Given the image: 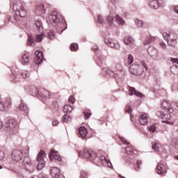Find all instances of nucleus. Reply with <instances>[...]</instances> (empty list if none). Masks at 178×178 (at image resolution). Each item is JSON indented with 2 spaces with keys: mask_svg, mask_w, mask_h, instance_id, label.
I'll list each match as a JSON object with an SVG mask.
<instances>
[{
  "mask_svg": "<svg viewBox=\"0 0 178 178\" xmlns=\"http://www.w3.org/2000/svg\"><path fill=\"white\" fill-rule=\"evenodd\" d=\"M78 154L81 158L88 159L90 162L95 161H94V163H97V166H106L107 168H112V163L106 159L105 156L97 157V153L92 150L83 149V151L78 152Z\"/></svg>",
  "mask_w": 178,
  "mask_h": 178,
  "instance_id": "obj_1",
  "label": "nucleus"
},
{
  "mask_svg": "<svg viewBox=\"0 0 178 178\" xmlns=\"http://www.w3.org/2000/svg\"><path fill=\"white\" fill-rule=\"evenodd\" d=\"M24 154H23V152L19 149L13 150L11 154V158L13 161L16 162H19L23 159L24 156V159L23 161L24 166H26V170L27 172H34V165L31 163V159L29 157V149H26L24 152Z\"/></svg>",
  "mask_w": 178,
  "mask_h": 178,
  "instance_id": "obj_2",
  "label": "nucleus"
},
{
  "mask_svg": "<svg viewBox=\"0 0 178 178\" xmlns=\"http://www.w3.org/2000/svg\"><path fill=\"white\" fill-rule=\"evenodd\" d=\"M13 9L15 12L13 19L15 22L19 21V17H26L27 16V11L24 9L23 2L20 0H17L13 3Z\"/></svg>",
  "mask_w": 178,
  "mask_h": 178,
  "instance_id": "obj_3",
  "label": "nucleus"
},
{
  "mask_svg": "<svg viewBox=\"0 0 178 178\" xmlns=\"http://www.w3.org/2000/svg\"><path fill=\"white\" fill-rule=\"evenodd\" d=\"M31 92L32 95L33 97H37V98H50L51 95L49 94V92L48 90L41 88H37L35 87H33L31 88Z\"/></svg>",
  "mask_w": 178,
  "mask_h": 178,
  "instance_id": "obj_4",
  "label": "nucleus"
},
{
  "mask_svg": "<svg viewBox=\"0 0 178 178\" xmlns=\"http://www.w3.org/2000/svg\"><path fill=\"white\" fill-rule=\"evenodd\" d=\"M129 72L131 74H134L135 76H141V74L144 73V68H143V65L135 63L129 67Z\"/></svg>",
  "mask_w": 178,
  "mask_h": 178,
  "instance_id": "obj_5",
  "label": "nucleus"
},
{
  "mask_svg": "<svg viewBox=\"0 0 178 178\" xmlns=\"http://www.w3.org/2000/svg\"><path fill=\"white\" fill-rule=\"evenodd\" d=\"M45 156V152L44 150H40L37 156L38 163V170H42L45 168V160L44 158Z\"/></svg>",
  "mask_w": 178,
  "mask_h": 178,
  "instance_id": "obj_6",
  "label": "nucleus"
},
{
  "mask_svg": "<svg viewBox=\"0 0 178 178\" xmlns=\"http://www.w3.org/2000/svg\"><path fill=\"white\" fill-rule=\"evenodd\" d=\"M17 126V122L15 119L8 120L4 124L6 131H13Z\"/></svg>",
  "mask_w": 178,
  "mask_h": 178,
  "instance_id": "obj_7",
  "label": "nucleus"
},
{
  "mask_svg": "<svg viewBox=\"0 0 178 178\" xmlns=\"http://www.w3.org/2000/svg\"><path fill=\"white\" fill-rule=\"evenodd\" d=\"M49 22L51 24H58L59 23V19L58 18V13L56 11H53L49 15Z\"/></svg>",
  "mask_w": 178,
  "mask_h": 178,
  "instance_id": "obj_8",
  "label": "nucleus"
},
{
  "mask_svg": "<svg viewBox=\"0 0 178 178\" xmlns=\"http://www.w3.org/2000/svg\"><path fill=\"white\" fill-rule=\"evenodd\" d=\"M35 54L36 56L34 58V63H35V65H41L44 59V55L42 54V51H36Z\"/></svg>",
  "mask_w": 178,
  "mask_h": 178,
  "instance_id": "obj_9",
  "label": "nucleus"
},
{
  "mask_svg": "<svg viewBox=\"0 0 178 178\" xmlns=\"http://www.w3.org/2000/svg\"><path fill=\"white\" fill-rule=\"evenodd\" d=\"M165 1L163 0H153L150 2V8L152 9H159V6H163Z\"/></svg>",
  "mask_w": 178,
  "mask_h": 178,
  "instance_id": "obj_10",
  "label": "nucleus"
},
{
  "mask_svg": "<svg viewBox=\"0 0 178 178\" xmlns=\"http://www.w3.org/2000/svg\"><path fill=\"white\" fill-rule=\"evenodd\" d=\"M87 134H88V131L84 127H81L79 129L78 136L79 138H82V140H86L87 138Z\"/></svg>",
  "mask_w": 178,
  "mask_h": 178,
  "instance_id": "obj_11",
  "label": "nucleus"
},
{
  "mask_svg": "<svg viewBox=\"0 0 178 178\" xmlns=\"http://www.w3.org/2000/svg\"><path fill=\"white\" fill-rule=\"evenodd\" d=\"M163 37L164 40H166V41H170V40L177 38V35L175 32L164 33L163 34Z\"/></svg>",
  "mask_w": 178,
  "mask_h": 178,
  "instance_id": "obj_12",
  "label": "nucleus"
},
{
  "mask_svg": "<svg viewBox=\"0 0 178 178\" xmlns=\"http://www.w3.org/2000/svg\"><path fill=\"white\" fill-rule=\"evenodd\" d=\"M50 175L53 178H59L60 170L56 167H51L50 169Z\"/></svg>",
  "mask_w": 178,
  "mask_h": 178,
  "instance_id": "obj_13",
  "label": "nucleus"
},
{
  "mask_svg": "<svg viewBox=\"0 0 178 178\" xmlns=\"http://www.w3.org/2000/svg\"><path fill=\"white\" fill-rule=\"evenodd\" d=\"M128 90L129 91V95H136V97H140V98H143V97H145L143 93L136 90V89L133 87L129 86Z\"/></svg>",
  "mask_w": 178,
  "mask_h": 178,
  "instance_id": "obj_14",
  "label": "nucleus"
},
{
  "mask_svg": "<svg viewBox=\"0 0 178 178\" xmlns=\"http://www.w3.org/2000/svg\"><path fill=\"white\" fill-rule=\"evenodd\" d=\"M104 42L108 47H111V48H114L115 49H120V44H119V43L112 42V40L109 39H104Z\"/></svg>",
  "mask_w": 178,
  "mask_h": 178,
  "instance_id": "obj_15",
  "label": "nucleus"
},
{
  "mask_svg": "<svg viewBox=\"0 0 178 178\" xmlns=\"http://www.w3.org/2000/svg\"><path fill=\"white\" fill-rule=\"evenodd\" d=\"M49 156L50 161H54V159H55L56 161H58V162H60V161H62V157L56 154V152L54 149L51 150V152L49 154Z\"/></svg>",
  "mask_w": 178,
  "mask_h": 178,
  "instance_id": "obj_16",
  "label": "nucleus"
},
{
  "mask_svg": "<svg viewBox=\"0 0 178 178\" xmlns=\"http://www.w3.org/2000/svg\"><path fill=\"white\" fill-rule=\"evenodd\" d=\"M115 67L117 71L116 73H118L120 76H118V79H122L123 77V75L124 74V72L123 71V66H122L120 63H117L115 65Z\"/></svg>",
  "mask_w": 178,
  "mask_h": 178,
  "instance_id": "obj_17",
  "label": "nucleus"
},
{
  "mask_svg": "<svg viewBox=\"0 0 178 178\" xmlns=\"http://www.w3.org/2000/svg\"><path fill=\"white\" fill-rule=\"evenodd\" d=\"M166 165L162 163H158L157 165V173L158 175H165L166 173Z\"/></svg>",
  "mask_w": 178,
  "mask_h": 178,
  "instance_id": "obj_18",
  "label": "nucleus"
},
{
  "mask_svg": "<svg viewBox=\"0 0 178 178\" xmlns=\"http://www.w3.org/2000/svg\"><path fill=\"white\" fill-rule=\"evenodd\" d=\"M147 52L149 55L152 57L154 58V59L158 57V50L154 47H149L147 49Z\"/></svg>",
  "mask_w": 178,
  "mask_h": 178,
  "instance_id": "obj_19",
  "label": "nucleus"
},
{
  "mask_svg": "<svg viewBox=\"0 0 178 178\" xmlns=\"http://www.w3.org/2000/svg\"><path fill=\"white\" fill-rule=\"evenodd\" d=\"M105 72L110 77H114V79H119L118 76H120V74H119V73L116 72V71H113L109 69L106 70Z\"/></svg>",
  "mask_w": 178,
  "mask_h": 178,
  "instance_id": "obj_20",
  "label": "nucleus"
},
{
  "mask_svg": "<svg viewBox=\"0 0 178 178\" xmlns=\"http://www.w3.org/2000/svg\"><path fill=\"white\" fill-rule=\"evenodd\" d=\"M161 106L165 111H168L169 113H172L173 112V108H170V103H169L168 101H164L162 104Z\"/></svg>",
  "mask_w": 178,
  "mask_h": 178,
  "instance_id": "obj_21",
  "label": "nucleus"
},
{
  "mask_svg": "<svg viewBox=\"0 0 178 178\" xmlns=\"http://www.w3.org/2000/svg\"><path fill=\"white\" fill-rule=\"evenodd\" d=\"M148 118H147V114H143L140 116L139 118V123L142 125V126H145V124H147V123H148Z\"/></svg>",
  "mask_w": 178,
  "mask_h": 178,
  "instance_id": "obj_22",
  "label": "nucleus"
},
{
  "mask_svg": "<svg viewBox=\"0 0 178 178\" xmlns=\"http://www.w3.org/2000/svg\"><path fill=\"white\" fill-rule=\"evenodd\" d=\"M46 10H45V7L44 6V5L40 4L37 6L35 9V13H37L38 15H41L42 13H45Z\"/></svg>",
  "mask_w": 178,
  "mask_h": 178,
  "instance_id": "obj_23",
  "label": "nucleus"
},
{
  "mask_svg": "<svg viewBox=\"0 0 178 178\" xmlns=\"http://www.w3.org/2000/svg\"><path fill=\"white\" fill-rule=\"evenodd\" d=\"M19 110L21 112H25V113H29V107L27 104H26L23 101H21V104L19 105Z\"/></svg>",
  "mask_w": 178,
  "mask_h": 178,
  "instance_id": "obj_24",
  "label": "nucleus"
},
{
  "mask_svg": "<svg viewBox=\"0 0 178 178\" xmlns=\"http://www.w3.org/2000/svg\"><path fill=\"white\" fill-rule=\"evenodd\" d=\"M30 63V58H29V55L27 54H24L22 56V64L24 65H27Z\"/></svg>",
  "mask_w": 178,
  "mask_h": 178,
  "instance_id": "obj_25",
  "label": "nucleus"
},
{
  "mask_svg": "<svg viewBox=\"0 0 178 178\" xmlns=\"http://www.w3.org/2000/svg\"><path fill=\"white\" fill-rule=\"evenodd\" d=\"M74 109L73 106H70L69 104H66L64 106L63 112L65 113H72V111Z\"/></svg>",
  "mask_w": 178,
  "mask_h": 178,
  "instance_id": "obj_26",
  "label": "nucleus"
},
{
  "mask_svg": "<svg viewBox=\"0 0 178 178\" xmlns=\"http://www.w3.org/2000/svg\"><path fill=\"white\" fill-rule=\"evenodd\" d=\"M47 37V35H45L44 33H42L40 34L36 35L35 41L36 42H41Z\"/></svg>",
  "mask_w": 178,
  "mask_h": 178,
  "instance_id": "obj_27",
  "label": "nucleus"
},
{
  "mask_svg": "<svg viewBox=\"0 0 178 178\" xmlns=\"http://www.w3.org/2000/svg\"><path fill=\"white\" fill-rule=\"evenodd\" d=\"M134 62V57H133V55L128 54L127 58L125 61V65L127 66L128 65H131Z\"/></svg>",
  "mask_w": 178,
  "mask_h": 178,
  "instance_id": "obj_28",
  "label": "nucleus"
},
{
  "mask_svg": "<svg viewBox=\"0 0 178 178\" xmlns=\"http://www.w3.org/2000/svg\"><path fill=\"white\" fill-rule=\"evenodd\" d=\"M124 42L126 45H130V44H133V42H134V39L130 36H126L124 38Z\"/></svg>",
  "mask_w": 178,
  "mask_h": 178,
  "instance_id": "obj_29",
  "label": "nucleus"
},
{
  "mask_svg": "<svg viewBox=\"0 0 178 178\" xmlns=\"http://www.w3.org/2000/svg\"><path fill=\"white\" fill-rule=\"evenodd\" d=\"M35 41V38L32 35H29L27 45H29V47H31L33 44H34Z\"/></svg>",
  "mask_w": 178,
  "mask_h": 178,
  "instance_id": "obj_30",
  "label": "nucleus"
},
{
  "mask_svg": "<svg viewBox=\"0 0 178 178\" xmlns=\"http://www.w3.org/2000/svg\"><path fill=\"white\" fill-rule=\"evenodd\" d=\"M152 41H155V37L151 35L147 36L144 45H148V44H150V42H152Z\"/></svg>",
  "mask_w": 178,
  "mask_h": 178,
  "instance_id": "obj_31",
  "label": "nucleus"
},
{
  "mask_svg": "<svg viewBox=\"0 0 178 178\" xmlns=\"http://www.w3.org/2000/svg\"><path fill=\"white\" fill-rule=\"evenodd\" d=\"M115 22L118 23V24H121V26H123L124 24V19H123L119 15H116L115 17Z\"/></svg>",
  "mask_w": 178,
  "mask_h": 178,
  "instance_id": "obj_32",
  "label": "nucleus"
},
{
  "mask_svg": "<svg viewBox=\"0 0 178 178\" xmlns=\"http://www.w3.org/2000/svg\"><path fill=\"white\" fill-rule=\"evenodd\" d=\"M35 25L36 26L38 31H42L44 28L42 27V23H41V21L36 20L35 22Z\"/></svg>",
  "mask_w": 178,
  "mask_h": 178,
  "instance_id": "obj_33",
  "label": "nucleus"
},
{
  "mask_svg": "<svg viewBox=\"0 0 178 178\" xmlns=\"http://www.w3.org/2000/svg\"><path fill=\"white\" fill-rule=\"evenodd\" d=\"M160 147H161V143H156V142L152 143V148L154 151H159Z\"/></svg>",
  "mask_w": 178,
  "mask_h": 178,
  "instance_id": "obj_34",
  "label": "nucleus"
},
{
  "mask_svg": "<svg viewBox=\"0 0 178 178\" xmlns=\"http://www.w3.org/2000/svg\"><path fill=\"white\" fill-rule=\"evenodd\" d=\"M167 42L170 47H176V45H177V38L168 40Z\"/></svg>",
  "mask_w": 178,
  "mask_h": 178,
  "instance_id": "obj_35",
  "label": "nucleus"
},
{
  "mask_svg": "<svg viewBox=\"0 0 178 178\" xmlns=\"http://www.w3.org/2000/svg\"><path fill=\"white\" fill-rule=\"evenodd\" d=\"M72 121V118L68 114H65L63 116V123H69V122Z\"/></svg>",
  "mask_w": 178,
  "mask_h": 178,
  "instance_id": "obj_36",
  "label": "nucleus"
},
{
  "mask_svg": "<svg viewBox=\"0 0 178 178\" xmlns=\"http://www.w3.org/2000/svg\"><path fill=\"white\" fill-rule=\"evenodd\" d=\"M47 38H49V40H54V38H55V31H54V30H50L48 32Z\"/></svg>",
  "mask_w": 178,
  "mask_h": 178,
  "instance_id": "obj_37",
  "label": "nucleus"
},
{
  "mask_svg": "<svg viewBox=\"0 0 178 178\" xmlns=\"http://www.w3.org/2000/svg\"><path fill=\"white\" fill-rule=\"evenodd\" d=\"M142 161L140 160H138L136 162V165H134V170L136 172H138L140 170V166H141Z\"/></svg>",
  "mask_w": 178,
  "mask_h": 178,
  "instance_id": "obj_38",
  "label": "nucleus"
},
{
  "mask_svg": "<svg viewBox=\"0 0 178 178\" xmlns=\"http://www.w3.org/2000/svg\"><path fill=\"white\" fill-rule=\"evenodd\" d=\"M135 23L138 27H144V22L137 19L135 20Z\"/></svg>",
  "mask_w": 178,
  "mask_h": 178,
  "instance_id": "obj_39",
  "label": "nucleus"
},
{
  "mask_svg": "<svg viewBox=\"0 0 178 178\" xmlns=\"http://www.w3.org/2000/svg\"><path fill=\"white\" fill-rule=\"evenodd\" d=\"M22 76L24 79H29V77H30V72L29 71H23Z\"/></svg>",
  "mask_w": 178,
  "mask_h": 178,
  "instance_id": "obj_40",
  "label": "nucleus"
},
{
  "mask_svg": "<svg viewBox=\"0 0 178 178\" xmlns=\"http://www.w3.org/2000/svg\"><path fill=\"white\" fill-rule=\"evenodd\" d=\"M125 112L129 113V115H131V112H133V108H131V106L127 105L125 108Z\"/></svg>",
  "mask_w": 178,
  "mask_h": 178,
  "instance_id": "obj_41",
  "label": "nucleus"
},
{
  "mask_svg": "<svg viewBox=\"0 0 178 178\" xmlns=\"http://www.w3.org/2000/svg\"><path fill=\"white\" fill-rule=\"evenodd\" d=\"M1 105L3 106V109H6V108L9 107V105H12V103L10 102H8V103H3V102L0 101V106Z\"/></svg>",
  "mask_w": 178,
  "mask_h": 178,
  "instance_id": "obj_42",
  "label": "nucleus"
},
{
  "mask_svg": "<svg viewBox=\"0 0 178 178\" xmlns=\"http://www.w3.org/2000/svg\"><path fill=\"white\" fill-rule=\"evenodd\" d=\"M106 20H107V22H108L109 26H112V24H113V17L109 15V16H108V17H106Z\"/></svg>",
  "mask_w": 178,
  "mask_h": 178,
  "instance_id": "obj_43",
  "label": "nucleus"
},
{
  "mask_svg": "<svg viewBox=\"0 0 178 178\" xmlns=\"http://www.w3.org/2000/svg\"><path fill=\"white\" fill-rule=\"evenodd\" d=\"M125 150L128 155H131V154L134 153V150L130 147H127Z\"/></svg>",
  "mask_w": 178,
  "mask_h": 178,
  "instance_id": "obj_44",
  "label": "nucleus"
},
{
  "mask_svg": "<svg viewBox=\"0 0 178 178\" xmlns=\"http://www.w3.org/2000/svg\"><path fill=\"white\" fill-rule=\"evenodd\" d=\"M78 48H79V46L77 45V44L74 43L71 44V47H70L71 51H77Z\"/></svg>",
  "mask_w": 178,
  "mask_h": 178,
  "instance_id": "obj_45",
  "label": "nucleus"
},
{
  "mask_svg": "<svg viewBox=\"0 0 178 178\" xmlns=\"http://www.w3.org/2000/svg\"><path fill=\"white\" fill-rule=\"evenodd\" d=\"M97 22L100 23L101 24H104V18H102L101 15H97Z\"/></svg>",
  "mask_w": 178,
  "mask_h": 178,
  "instance_id": "obj_46",
  "label": "nucleus"
},
{
  "mask_svg": "<svg viewBox=\"0 0 178 178\" xmlns=\"http://www.w3.org/2000/svg\"><path fill=\"white\" fill-rule=\"evenodd\" d=\"M120 141H122V143L124 144V145H129V143L127 140H126V139H124V138H123V136H120Z\"/></svg>",
  "mask_w": 178,
  "mask_h": 178,
  "instance_id": "obj_47",
  "label": "nucleus"
},
{
  "mask_svg": "<svg viewBox=\"0 0 178 178\" xmlns=\"http://www.w3.org/2000/svg\"><path fill=\"white\" fill-rule=\"evenodd\" d=\"M81 177L82 178L88 177V173L86 172L85 171H81Z\"/></svg>",
  "mask_w": 178,
  "mask_h": 178,
  "instance_id": "obj_48",
  "label": "nucleus"
},
{
  "mask_svg": "<svg viewBox=\"0 0 178 178\" xmlns=\"http://www.w3.org/2000/svg\"><path fill=\"white\" fill-rule=\"evenodd\" d=\"M172 115L170 114H164L163 116V119H165V120H170Z\"/></svg>",
  "mask_w": 178,
  "mask_h": 178,
  "instance_id": "obj_49",
  "label": "nucleus"
},
{
  "mask_svg": "<svg viewBox=\"0 0 178 178\" xmlns=\"http://www.w3.org/2000/svg\"><path fill=\"white\" fill-rule=\"evenodd\" d=\"M163 113H162L161 111H158L157 113H156V116H157V118H159V119H163Z\"/></svg>",
  "mask_w": 178,
  "mask_h": 178,
  "instance_id": "obj_50",
  "label": "nucleus"
},
{
  "mask_svg": "<svg viewBox=\"0 0 178 178\" xmlns=\"http://www.w3.org/2000/svg\"><path fill=\"white\" fill-rule=\"evenodd\" d=\"M149 131H152V133H155V131L156 130V127H155L154 125L150 126L149 127Z\"/></svg>",
  "mask_w": 178,
  "mask_h": 178,
  "instance_id": "obj_51",
  "label": "nucleus"
},
{
  "mask_svg": "<svg viewBox=\"0 0 178 178\" xmlns=\"http://www.w3.org/2000/svg\"><path fill=\"white\" fill-rule=\"evenodd\" d=\"M83 115L85 116V119H86V120L90 119V117L91 116L90 113H87L86 111L83 112Z\"/></svg>",
  "mask_w": 178,
  "mask_h": 178,
  "instance_id": "obj_52",
  "label": "nucleus"
},
{
  "mask_svg": "<svg viewBox=\"0 0 178 178\" xmlns=\"http://www.w3.org/2000/svg\"><path fill=\"white\" fill-rule=\"evenodd\" d=\"M5 158V152L3 151L0 150V161H3V159Z\"/></svg>",
  "mask_w": 178,
  "mask_h": 178,
  "instance_id": "obj_53",
  "label": "nucleus"
},
{
  "mask_svg": "<svg viewBox=\"0 0 178 178\" xmlns=\"http://www.w3.org/2000/svg\"><path fill=\"white\" fill-rule=\"evenodd\" d=\"M97 58L101 63H103V62L105 60V57L104 56H97Z\"/></svg>",
  "mask_w": 178,
  "mask_h": 178,
  "instance_id": "obj_54",
  "label": "nucleus"
},
{
  "mask_svg": "<svg viewBox=\"0 0 178 178\" xmlns=\"http://www.w3.org/2000/svg\"><path fill=\"white\" fill-rule=\"evenodd\" d=\"M68 101L72 104H74V102H76V99H74V97H73V96H70Z\"/></svg>",
  "mask_w": 178,
  "mask_h": 178,
  "instance_id": "obj_55",
  "label": "nucleus"
},
{
  "mask_svg": "<svg viewBox=\"0 0 178 178\" xmlns=\"http://www.w3.org/2000/svg\"><path fill=\"white\" fill-rule=\"evenodd\" d=\"M59 124V122L56 120H53L52 122V126H58Z\"/></svg>",
  "mask_w": 178,
  "mask_h": 178,
  "instance_id": "obj_56",
  "label": "nucleus"
},
{
  "mask_svg": "<svg viewBox=\"0 0 178 178\" xmlns=\"http://www.w3.org/2000/svg\"><path fill=\"white\" fill-rule=\"evenodd\" d=\"M175 69H177V65H173L172 67H171V72L172 73H173V74H176V73L173 72V70H175Z\"/></svg>",
  "mask_w": 178,
  "mask_h": 178,
  "instance_id": "obj_57",
  "label": "nucleus"
},
{
  "mask_svg": "<svg viewBox=\"0 0 178 178\" xmlns=\"http://www.w3.org/2000/svg\"><path fill=\"white\" fill-rule=\"evenodd\" d=\"M160 45L163 48V49H166V44H165V42H161Z\"/></svg>",
  "mask_w": 178,
  "mask_h": 178,
  "instance_id": "obj_58",
  "label": "nucleus"
},
{
  "mask_svg": "<svg viewBox=\"0 0 178 178\" xmlns=\"http://www.w3.org/2000/svg\"><path fill=\"white\" fill-rule=\"evenodd\" d=\"M172 63H177L178 65V58H172Z\"/></svg>",
  "mask_w": 178,
  "mask_h": 178,
  "instance_id": "obj_59",
  "label": "nucleus"
},
{
  "mask_svg": "<svg viewBox=\"0 0 178 178\" xmlns=\"http://www.w3.org/2000/svg\"><path fill=\"white\" fill-rule=\"evenodd\" d=\"M140 66H142V68H143V67H145V69H147V65L145 64V62H144V61H143V62L141 63Z\"/></svg>",
  "mask_w": 178,
  "mask_h": 178,
  "instance_id": "obj_60",
  "label": "nucleus"
},
{
  "mask_svg": "<svg viewBox=\"0 0 178 178\" xmlns=\"http://www.w3.org/2000/svg\"><path fill=\"white\" fill-rule=\"evenodd\" d=\"M174 10H175V13H178V6H175L174 7Z\"/></svg>",
  "mask_w": 178,
  "mask_h": 178,
  "instance_id": "obj_61",
  "label": "nucleus"
},
{
  "mask_svg": "<svg viewBox=\"0 0 178 178\" xmlns=\"http://www.w3.org/2000/svg\"><path fill=\"white\" fill-rule=\"evenodd\" d=\"M98 50V46H95V47H93V51H97Z\"/></svg>",
  "mask_w": 178,
  "mask_h": 178,
  "instance_id": "obj_62",
  "label": "nucleus"
},
{
  "mask_svg": "<svg viewBox=\"0 0 178 178\" xmlns=\"http://www.w3.org/2000/svg\"><path fill=\"white\" fill-rule=\"evenodd\" d=\"M2 126H3L2 122L0 121V129H2Z\"/></svg>",
  "mask_w": 178,
  "mask_h": 178,
  "instance_id": "obj_63",
  "label": "nucleus"
},
{
  "mask_svg": "<svg viewBox=\"0 0 178 178\" xmlns=\"http://www.w3.org/2000/svg\"><path fill=\"white\" fill-rule=\"evenodd\" d=\"M59 177H60V178H65V176L60 175H59Z\"/></svg>",
  "mask_w": 178,
  "mask_h": 178,
  "instance_id": "obj_64",
  "label": "nucleus"
}]
</instances>
